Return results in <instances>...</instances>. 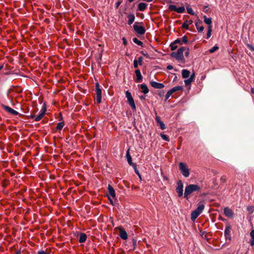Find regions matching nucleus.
I'll return each mask as SVG.
<instances>
[{
	"label": "nucleus",
	"instance_id": "nucleus-44",
	"mask_svg": "<svg viewBox=\"0 0 254 254\" xmlns=\"http://www.w3.org/2000/svg\"><path fill=\"white\" fill-rule=\"evenodd\" d=\"M220 180L222 183H225L227 180V178L225 175H223L220 178Z\"/></svg>",
	"mask_w": 254,
	"mask_h": 254
},
{
	"label": "nucleus",
	"instance_id": "nucleus-45",
	"mask_svg": "<svg viewBox=\"0 0 254 254\" xmlns=\"http://www.w3.org/2000/svg\"><path fill=\"white\" fill-rule=\"evenodd\" d=\"M155 120L156 123L159 124L160 123H161L162 121L161 120L160 117L159 116H156L155 117Z\"/></svg>",
	"mask_w": 254,
	"mask_h": 254
},
{
	"label": "nucleus",
	"instance_id": "nucleus-60",
	"mask_svg": "<svg viewBox=\"0 0 254 254\" xmlns=\"http://www.w3.org/2000/svg\"><path fill=\"white\" fill-rule=\"evenodd\" d=\"M124 44L126 45L127 44L126 39L125 38H123Z\"/></svg>",
	"mask_w": 254,
	"mask_h": 254
},
{
	"label": "nucleus",
	"instance_id": "nucleus-6",
	"mask_svg": "<svg viewBox=\"0 0 254 254\" xmlns=\"http://www.w3.org/2000/svg\"><path fill=\"white\" fill-rule=\"evenodd\" d=\"M184 184L181 180H179L177 183L176 191L178 197H181L183 195Z\"/></svg>",
	"mask_w": 254,
	"mask_h": 254
},
{
	"label": "nucleus",
	"instance_id": "nucleus-42",
	"mask_svg": "<svg viewBox=\"0 0 254 254\" xmlns=\"http://www.w3.org/2000/svg\"><path fill=\"white\" fill-rule=\"evenodd\" d=\"M139 64V62L137 60H134L133 61V66L135 68H137L138 67Z\"/></svg>",
	"mask_w": 254,
	"mask_h": 254
},
{
	"label": "nucleus",
	"instance_id": "nucleus-49",
	"mask_svg": "<svg viewBox=\"0 0 254 254\" xmlns=\"http://www.w3.org/2000/svg\"><path fill=\"white\" fill-rule=\"evenodd\" d=\"M141 53L144 55L145 57H146L147 58H149V55H148L147 53L146 52H144L143 51H142L141 52Z\"/></svg>",
	"mask_w": 254,
	"mask_h": 254
},
{
	"label": "nucleus",
	"instance_id": "nucleus-58",
	"mask_svg": "<svg viewBox=\"0 0 254 254\" xmlns=\"http://www.w3.org/2000/svg\"><path fill=\"white\" fill-rule=\"evenodd\" d=\"M164 91H161V92H160V93H159V94H159V95L160 96H162L163 95V94H164Z\"/></svg>",
	"mask_w": 254,
	"mask_h": 254
},
{
	"label": "nucleus",
	"instance_id": "nucleus-56",
	"mask_svg": "<svg viewBox=\"0 0 254 254\" xmlns=\"http://www.w3.org/2000/svg\"><path fill=\"white\" fill-rule=\"evenodd\" d=\"M139 98L140 100H144L145 99V96H143V95L140 96Z\"/></svg>",
	"mask_w": 254,
	"mask_h": 254
},
{
	"label": "nucleus",
	"instance_id": "nucleus-31",
	"mask_svg": "<svg viewBox=\"0 0 254 254\" xmlns=\"http://www.w3.org/2000/svg\"><path fill=\"white\" fill-rule=\"evenodd\" d=\"M64 125V122H61L57 124V126L56 127L57 129V130H61L63 128Z\"/></svg>",
	"mask_w": 254,
	"mask_h": 254
},
{
	"label": "nucleus",
	"instance_id": "nucleus-41",
	"mask_svg": "<svg viewBox=\"0 0 254 254\" xmlns=\"http://www.w3.org/2000/svg\"><path fill=\"white\" fill-rule=\"evenodd\" d=\"M192 81L190 80V78L187 79L185 80V84L186 86H188L191 84Z\"/></svg>",
	"mask_w": 254,
	"mask_h": 254
},
{
	"label": "nucleus",
	"instance_id": "nucleus-61",
	"mask_svg": "<svg viewBox=\"0 0 254 254\" xmlns=\"http://www.w3.org/2000/svg\"><path fill=\"white\" fill-rule=\"evenodd\" d=\"M121 2L120 1H118L117 3H116V8H118V6L120 5Z\"/></svg>",
	"mask_w": 254,
	"mask_h": 254
},
{
	"label": "nucleus",
	"instance_id": "nucleus-40",
	"mask_svg": "<svg viewBox=\"0 0 254 254\" xmlns=\"http://www.w3.org/2000/svg\"><path fill=\"white\" fill-rule=\"evenodd\" d=\"M182 27L183 28H185V29H189V24H188V20H186L185 21V22L183 23V24Z\"/></svg>",
	"mask_w": 254,
	"mask_h": 254
},
{
	"label": "nucleus",
	"instance_id": "nucleus-3",
	"mask_svg": "<svg viewBox=\"0 0 254 254\" xmlns=\"http://www.w3.org/2000/svg\"><path fill=\"white\" fill-rule=\"evenodd\" d=\"M186 49L185 47H181L178 49L177 52H172L170 56L172 58L176 59L178 61H183L185 60L184 52Z\"/></svg>",
	"mask_w": 254,
	"mask_h": 254
},
{
	"label": "nucleus",
	"instance_id": "nucleus-4",
	"mask_svg": "<svg viewBox=\"0 0 254 254\" xmlns=\"http://www.w3.org/2000/svg\"><path fill=\"white\" fill-rule=\"evenodd\" d=\"M179 167L180 170L185 177H188L190 176V171L185 163L182 162L180 163Z\"/></svg>",
	"mask_w": 254,
	"mask_h": 254
},
{
	"label": "nucleus",
	"instance_id": "nucleus-26",
	"mask_svg": "<svg viewBox=\"0 0 254 254\" xmlns=\"http://www.w3.org/2000/svg\"><path fill=\"white\" fill-rule=\"evenodd\" d=\"M140 87L142 90V92L144 94H147L149 92L148 88L147 85L145 84H142L140 85Z\"/></svg>",
	"mask_w": 254,
	"mask_h": 254
},
{
	"label": "nucleus",
	"instance_id": "nucleus-32",
	"mask_svg": "<svg viewBox=\"0 0 254 254\" xmlns=\"http://www.w3.org/2000/svg\"><path fill=\"white\" fill-rule=\"evenodd\" d=\"M187 12L190 14L193 15L195 14V13L194 12L192 8H190V7L189 5H188V6H187Z\"/></svg>",
	"mask_w": 254,
	"mask_h": 254
},
{
	"label": "nucleus",
	"instance_id": "nucleus-20",
	"mask_svg": "<svg viewBox=\"0 0 254 254\" xmlns=\"http://www.w3.org/2000/svg\"><path fill=\"white\" fill-rule=\"evenodd\" d=\"M204 207V205L202 202H199L198 204L197 207L195 209V210L200 214L203 211Z\"/></svg>",
	"mask_w": 254,
	"mask_h": 254
},
{
	"label": "nucleus",
	"instance_id": "nucleus-13",
	"mask_svg": "<svg viewBox=\"0 0 254 254\" xmlns=\"http://www.w3.org/2000/svg\"><path fill=\"white\" fill-rule=\"evenodd\" d=\"M224 215L228 217H233L234 215V213L231 209L228 207H225L223 209Z\"/></svg>",
	"mask_w": 254,
	"mask_h": 254
},
{
	"label": "nucleus",
	"instance_id": "nucleus-39",
	"mask_svg": "<svg viewBox=\"0 0 254 254\" xmlns=\"http://www.w3.org/2000/svg\"><path fill=\"white\" fill-rule=\"evenodd\" d=\"M219 47L217 46H214L209 50V53H213L218 50Z\"/></svg>",
	"mask_w": 254,
	"mask_h": 254
},
{
	"label": "nucleus",
	"instance_id": "nucleus-50",
	"mask_svg": "<svg viewBox=\"0 0 254 254\" xmlns=\"http://www.w3.org/2000/svg\"><path fill=\"white\" fill-rule=\"evenodd\" d=\"M38 254H49V253H46L44 251H39L38 253Z\"/></svg>",
	"mask_w": 254,
	"mask_h": 254
},
{
	"label": "nucleus",
	"instance_id": "nucleus-63",
	"mask_svg": "<svg viewBox=\"0 0 254 254\" xmlns=\"http://www.w3.org/2000/svg\"><path fill=\"white\" fill-rule=\"evenodd\" d=\"M219 219L222 220L223 222H225V221H226V220L225 219H224V218H223V217H220Z\"/></svg>",
	"mask_w": 254,
	"mask_h": 254
},
{
	"label": "nucleus",
	"instance_id": "nucleus-23",
	"mask_svg": "<svg viewBox=\"0 0 254 254\" xmlns=\"http://www.w3.org/2000/svg\"><path fill=\"white\" fill-rule=\"evenodd\" d=\"M200 215L197 211L194 209L191 213V219L193 221L197 219V217Z\"/></svg>",
	"mask_w": 254,
	"mask_h": 254
},
{
	"label": "nucleus",
	"instance_id": "nucleus-11",
	"mask_svg": "<svg viewBox=\"0 0 254 254\" xmlns=\"http://www.w3.org/2000/svg\"><path fill=\"white\" fill-rule=\"evenodd\" d=\"M128 103L130 106L133 111H136V106L134 100L131 96V93L128 92Z\"/></svg>",
	"mask_w": 254,
	"mask_h": 254
},
{
	"label": "nucleus",
	"instance_id": "nucleus-17",
	"mask_svg": "<svg viewBox=\"0 0 254 254\" xmlns=\"http://www.w3.org/2000/svg\"><path fill=\"white\" fill-rule=\"evenodd\" d=\"M150 84L155 88L161 89L164 87V85L163 83H158L155 81H151Z\"/></svg>",
	"mask_w": 254,
	"mask_h": 254
},
{
	"label": "nucleus",
	"instance_id": "nucleus-12",
	"mask_svg": "<svg viewBox=\"0 0 254 254\" xmlns=\"http://www.w3.org/2000/svg\"><path fill=\"white\" fill-rule=\"evenodd\" d=\"M231 226L230 224H227L226 226L225 229L224 230V236L227 239H229V240H231Z\"/></svg>",
	"mask_w": 254,
	"mask_h": 254
},
{
	"label": "nucleus",
	"instance_id": "nucleus-30",
	"mask_svg": "<svg viewBox=\"0 0 254 254\" xmlns=\"http://www.w3.org/2000/svg\"><path fill=\"white\" fill-rule=\"evenodd\" d=\"M132 41L134 43L138 45V46H142V45H143V43L142 42L139 41L138 39L136 37H133L132 38Z\"/></svg>",
	"mask_w": 254,
	"mask_h": 254
},
{
	"label": "nucleus",
	"instance_id": "nucleus-29",
	"mask_svg": "<svg viewBox=\"0 0 254 254\" xmlns=\"http://www.w3.org/2000/svg\"><path fill=\"white\" fill-rule=\"evenodd\" d=\"M250 236L251 237V240H250V245L252 246H254V230H253L250 232Z\"/></svg>",
	"mask_w": 254,
	"mask_h": 254
},
{
	"label": "nucleus",
	"instance_id": "nucleus-34",
	"mask_svg": "<svg viewBox=\"0 0 254 254\" xmlns=\"http://www.w3.org/2000/svg\"><path fill=\"white\" fill-rule=\"evenodd\" d=\"M132 168H133V170H134L135 173L138 176L140 179L141 180V175L139 174V172L138 170V169L137 168V165H135V167H133Z\"/></svg>",
	"mask_w": 254,
	"mask_h": 254
},
{
	"label": "nucleus",
	"instance_id": "nucleus-36",
	"mask_svg": "<svg viewBox=\"0 0 254 254\" xmlns=\"http://www.w3.org/2000/svg\"><path fill=\"white\" fill-rule=\"evenodd\" d=\"M247 211L249 212L250 213L252 214L254 213V207L253 206H248L247 207Z\"/></svg>",
	"mask_w": 254,
	"mask_h": 254
},
{
	"label": "nucleus",
	"instance_id": "nucleus-19",
	"mask_svg": "<svg viewBox=\"0 0 254 254\" xmlns=\"http://www.w3.org/2000/svg\"><path fill=\"white\" fill-rule=\"evenodd\" d=\"M147 7V4L144 2H140L138 5V10L140 11H144Z\"/></svg>",
	"mask_w": 254,
	"mask_h": 254
},
{
	"label": "nucleus",
	"instance_id": "nucleus-59",
	"mask_svg": "<svg viewBox=\"0 0 254 254\" xmlns=\"http://www.w3.org/2000/svg\"><path fill=\"white\" fill-rule=\"evenodd\" d=\"M168 92L170 94V95H171L173 93H174V92H173V91H172V89H170V90H169Z\"/></svg>",
	"mask_w": 254,
	"mask_h": 254
},
{
	"label": "nucleus",
	"instance_id": "nucleus-18",
	"mask_svg": "<svg viewBox=\"0 0 254 254\" xmlns=\"http://www.w3.org/2000/svg\"><path fill=\"white\" fill-rule=\"evenodd\" d=\"M202 22V21L200 20V19L197 20L195 22V26H196L197 30L199 32H201V31H202L204 30V27L203 26L199 27V25L201 24Z\"/></svg>",
	"mask_w": 254,
	"mask_h": 254
},
{
	"label": "nucleus",
	"instance_id": "nucleus-22",
	"mask_svg": "<svg viewBox=\"0 0 254 254\" xmlns=\"http://www.w3.org/2000/svg\"><path fill=\"white\" fill-rule=\"evenodd\" d=\"M190 71L188 69H183L182 71V77L184 78L189 77L190 76Z\"/></svg>",
	"mask_w": 254,
	"mask_h": 254
},
{
	"label": "nucleus",
	"instance_id": "nucleus-14",
	"mask_svg": "<svg viewBox=\"0 0 254 254\" xmlns=\"http://www.w3.org/2000/svg\"><path fill=\"white\" fill-rule=\"evenodd\" d=\"M46 111V108H43L40 111L39 114L35 118V121L38 122L41 120L45 115Z\"/></svg>",
	"mask_w": 254,
	"mask_h": 254
},
{
	"label": "nucleus",
	"instance_id": "nucleus-57",
	"mask_svg": "<svg viewBox=\"0 0 254 254\" xmlns=\"http://www.w3.org/2000/svg\"><path fill=\"white\" fill-rule=\"evenodd\" d=\"M213 183L214 184V186H216V185H217L216 180V179H213Z\"/></svg>",
	"mask_w": 254,
	"mask_h": 254
},
{
	"label": "nucleus",
	"instance_id": "nucleus-24",
	"mask_svg": "<svg viewBox=\"0 0 254 254\" xmlns=\"http://www.w3.org/2000/svg\"><path fill=\"white\" fill-rule=\"evenodd\" d=\"M204 22L207 24L208 26H212V19L211 18H208L205 15L203 16Z\"/></svg>",
	"mask_w": 254,
	"mask_h": 254
},
{
	"label": "nucleus",
	"instance_id": "nucleus-54",
	"mask_svg": "<svg viewBox=\"0 0 254 254\" xmlns=\"http://www.w3.org/2000/svg\"><path fill=\"white\" fill-rule=\"evenodd\" d=\"M167 68L168 69H173V66H172V65H168V66H167Z\"/></svg>",
	"mask_w": 254,
	"mask_h": 254
},
{
	"label": "nucleus",
	"instance_id": "nucleus-15",
	"mask_svg": "<svg viewBox=\"0 0 254 254\" xmlns=\"http://www.w3.org/2000/svg\"><path fill=\"white\" fill-rule=\"evenodd\" d=\"M177 44H182V43L181 42V39L179 38H177L176 40H175L173 43H171L170 45L171 50L172 51H174L176 50L177 48Z\"/></svg>",
	"mask_w": 254,
	"mask_h": 254
},
{
	"label": "nucleus",
	"instance_id": "nucleus-25",
	"mask_svg": "<svg viewBox=\"0 0 254 254\" xmlns=\"http://www.w3.org/2000/svg\"><path fill=\"white\" fill-rule=\"evenodd\" d=\"M87 239L86 235L85 233H82L80 234L79 238V242L80 243H84L86 241Z\"/></svg>",
	"mask_w": 254,
	"mask_h": 254
},
{
	"label": "nucleus",
	"instance_id": "nucleus-38",
	"mask_svg": "<svg viewBox=\"0 0 254 254\" xmlns=\"http://www.w3.org/2000/svg\"><path fill=\"white\" fill-rule=\"evenodd\" d=\"M161 136L162 137V139L165 140V141H169V138L168 137V136L166 135V134H162L161 133L160 134Z\"/></svg>",
	"mask_w": 254,
	"mask_h": 254
},
{
	"label": "nucleus",
	"instance_id": "nucleus-48",
	"mask_svg": "<svg viewBox=\"0 0 254 254\" xmlns=\"http://www.w3.org/2000/svg\"><path fill=\"white\" fill-rule=\"evenodd\" d=\"M247 46L249 49L254 51V47L252 45L248 44Z\"/></svg>",
	"mask_w": 254,
	"mask_h": 254
},
{
	"label": "nucleus",
	"instance_id": "nucleus-21",
	"mask_svg": "<svg viewBox=\"0 0 254 254\" xmlns=\"http://www.w3.org/2000/svg\"><path fill=\"white\" fill-rule=\"evenodd\" d=\"M135 19L134 14L130 13L128 15V25H131Z\"/></svg>",
	"mask_w": 254,
	"mask_h": 254
},
{
	"label": "nucleus",
	"instance_id": "nucleus-5",
	"mask_svg": "<svg viewBox=\"0 0 254 254\" xmlns=\"http://www.w3.org/2000/svg\"><path fill=\"white\" fill-rule=\"evenodd\" d=\"M95 93L96 102L99 104L102 101V90L100 88V85L98 82L96 83Z\"/></svg>",
	"mask_w": 254,
	"mask_h": 254
},
{
	"label": "nucleus",
	"instance_id": "nucleus-37",
	"mask_svg": "<svg viewBox=\"0 0 254 254\" xmlns=\"http://www.w3.org/2000/svg\"><path fill=\"white\" fill-rule=\"evenodd\" d=\"M181 42L184 44H187L188 43V37L186 36H184L182 37V39L181 40Z\"/></svg>",
	"mask_w": 254,
	"mask_h": 254
},
{
	"label": "nucleus",
	"instance_id": "nucleus-51",
	"mask_svg": "<svg viewBox=\"0 0 254 254\" xmlns=\"http://www.w3.org/2000/svg\"><path fill=\"white\" fill-rule=\"evenodd\" d=\"M208 5H205L204 7L203 11L205 13H208Z\"/></svg>",
	"mask_w": 254,
	"mask_h": 254
},
{
	"label": "nucleus",
	"instance_id": "nucleus-35",
	"mask_svg": "<svg viewBox=\"0 0 254 254\" xmlns=\"http://www.w3.org/2000/svg\"><path fill=\"white\" fill-rule=\"evenodd\" d=\"M211 32H212V26H208L207 38H208L211 36Z\"/></svg>",
	"mask_w": 254,
	"mask_h": 254
},
{
	"label": "nucleus",
	"instance_id": "nucleus-1",
	"mask_svg": "<svg viewBox=\"0 0 254 254\" xmlns=\"http://www.w3.org/2000/svg\"><path fill=\"white\" fill-rule=\"evenodd\" d=\"M200 188L199 186L196 184H190L185 189L184 197L187 199H188L189 195L193 192L200 191Z\"/></svg>",
	"mask_w": 254,
	"mask_h": 254
},
{
	"label": "nucleus",
	"instance_id": "nucleus-8",
	"mask_svg": "<svg viewBox=\"0 0 254 254\" xmlns=\"http://www.w3.org/2000/svg\"><path fill=\"white\" fill-rule=\"evenodd\" d=\"M108 197L111 201L112 204H113V200L112 198L114 199L115 198V192L113 188L110 185H109L108 187Z\"/></svg>",
	"mask_w": 254,
	"mask_h": 254
},
{
	"label": "nucleus",
	"instance_id": "nucleus-2",
	"mask_svg": "<svg viewBox=\"0 0 254 254\" xmlns=\"http://www.w3.org/2000/svg\"><path fill=\"white\" fill-rule=\"evenodd\" d=\"M132 28L136 35L139 37L144 35L146 32V29L142 22H135L132 25Z\"/></svg>",
	"mask_w": 254,
	"mask_h": 254
},
{
	"label": "nucleus",
	"instance_id": "nucleus-52",
	"mask_svg": "<svg viewBox=\"0 0 254 254\" xmlns=\"http://www.w3.org/2000/svg\"><path fill=\"white\" fill-rule=\"evenodd\" d=\"M185 55L186 57H188L189 55V49H187V51L185 53Z\"/></svg>",
	"mask_w": 254,
	"mask_h": 254
},
{
	"label": "nucleus",
	"instance_id": "nucleus-43",
	"mask_svg": "<svg viewBox=\"0 0 254 254\" xmlns=\"http://www.w3.org/2000/svg\"><path fill=\"white\" fill-rule=\"evenodd\" d=\"M158 125H160V128L161 129H165V128H166L165 125L164 124V123L162 121L161 123H160Z\"/></svg>",
	"mask_w": 254,
	"mask_h": 254
},
{
	"label": "nucleus",
	"instance_id": "nucleus-9",
	"mask_svg": "<svg viewBox=\"0 0 254 254\" xmlns=\"http://www.w3.org/2000/svg\"><path fill=\"white\" fill-rule=\"evenodd\" d=\"M115 230L122 239L124 240H126L127 239V233L125 230L123 228H116L115 229Z\"/></svg>",
	"mask_w": 254,
	"mask_h": 254
},
{
	"label": "nucleus",
	"instance_id": "nucleus-64",
	"mask_svg": "<svg viewBox=\"0 0 254 254\" xmlns=\"http://www.w3.org/2000/svg\"><path fill=\"white\" fill-rule=\"evenodd\" d=\"M251 92L253 93V94H254V88L253 87H252L251 88Z\"/></svg>",
	"mask_w": 254,
	"mask_h": 254
},
{
	"label": "nucleus",
	"instance_id": "nucleus-33",
	"mask_svg": "<svg viewBox=\"0 0 254 254\" xmlns=\"http://www.w3.org/2000/svg\"><path fill=\"white\" fill-rule=\"evenodd\" d=\"M137 240L134 239V238H131V242H132V248L130 250H134L136 245Z\"/></svg>",
	"mask_w": 254,
	"mask_h": 254
},
{
	"label": "nucleus",
	"instance_id": "nucleus-28",
	"mask_svg": "<svg viewBox=\"0 0 254 254\" xmlns=\"http://www.w3.org/2000/svg\"><path fill=\"white\" fill-rule=\"evenodd\" d=\"M171 89L172 90V91H173V92L175 93L179 91L183 90V86L181 85L176 86L175 87H173Z\"/></svg>",
	"mask_w": 254,
	"mask_h": 254
},
{
	"label": "nucleus",
	"instance_id": "nucleus-16",
	"mask_svg": "<svg viewBox=\"0 0 254 254\" xmlns=\"http://www.w3.org/2000/svg\"><path fill=\"white\" fill-rule=\"evenodd\" d=\"M135 75L136 78L135 79V81L137 83H140L142 81V76L141 74L140 71L139 69H136L135 71Z\"/></svg>",
	"mask_w": 254,
	"mask_h": 254
},
{
	"label": "nucleus",
	"instance_id": "nucleus-7",
	"mask_svg": "<svg viewBox=\"0 0 254 254\" xmlns=\"http://www.w3.org/2000/svg\"><path fill=\"white\" fill-rule=\"evenodd\" d=\"M169 9L170 11H174L178 13H182L185 11V7L184 6H182L177 8L176 5L170 4L169 5Z\"/></svg>",
	"mask_w": 254,
	"mask_h": 254
},
{
	"label": "nucleus",
	"instance_id": "nucleus-46",
	"mask_svg": "<svg viewBox=\"0 0 254 254\" xmlns=\"http://www.w3.org/2000/svg\"><path fill=\"white\" fill-rule=\"evenodd\" d=\"M143 58L142 57H140L138 58V60H137L139 62V65H141L142 64Z\"/></svg>",
	"mask_w": 254,
	"mask_h": 254
},
{
	"label": "nucleus",
	"instance_id": "nucleus-10",
	"mask_svg": "<svg viewBox=\"0 0 254 254\" xmlns=\"http://www.w3.org/2000/svg\"><path fill=\"white\" fill-rule=\"evenodd\" d=\"M1 107L3 110H4L7 113L13 115H18V112L14 110V109L11 108L9 106H6L5 105H1Z\"/></svg>",
	"mask_w": 254,
	"mask_h": 254
},
{
	"label": "nucleus",
	"instance_id": "nucleus-55",
	"mask_svg": "<svg viewBox=\"0 0 254 254\" xmlns=\"http://www.w3.org/2000/svg\"><path fill=\"white\" fill-rule=\"evenodd\" d=\"M188 23L189 25L192 24L193 23V20H190L189 21L188 20Z\"/></svg>",
	"mask_w": 254,
	"mask_h": 254
},
{
	"label": "nucleus",
	"instance_id": "nucleus-62",
	"mask_svg": "<svg viewBox=\"0 0 254 254\" xmlns=\"http://www.w3.org/2000/svg\"><path fill=\"white\" fill-rule=\"evenodd\" d=\"M169 98V96H168V94H166V95H165V101L167 100L168 99V98Z\"/></svg>",
	"mask_w": 254,
	"mask_h": 254
},
{
	"label": "nucleus",
	"instance_id": "nucleus-53",
	"mask_svg": "<svg viewBox=\"0 0 254 254\" xmlns=\"http://www.w3.org/2000/svg\"><path fill=\"white\" fill-rule=\"evenodd\" d=\"M136 15H137V16H138V15H140V17H141V18L142 19H143V18H144V15H143V14H142H142H139V13H136Z\"/></svg>",
	"mask_w": 254,
	"mask_h": 254
},
{
	"label": "nucleus",
	"instance_id": "nucleus-47",
	"mask_svg": "<svg viewBox=\"0 0 254 254\" xmlns=\"http://www.w3.org/2000/svg\"><path fill=\"white\" fill-rule=\"evenodd\" d=\"M195 77V74L194 73H193L192 75H191L190 77V79L193 82Z\"/></svg>",
	"mask_w": 254,
	"mask_h": 254
},
{
	"label": "nucleus",
	"instance_id": "nucleus-27",
	"mask_svg": "<svg viewBox=\"0 0 254 254\" xmlns=\"http://www.w3.org/2000/svg\"><path fill=\"white\" fill-rule=\"evenodd\" d=\"M128 164L132 167H135V165H136L132 161L131 156L129 154V149H128Z\"/></svg>",
	"mask_w": 254,
	"mask_h": 254
}]
</instances>
